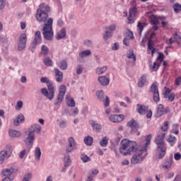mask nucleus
Returning a JSON list of instances; mask_svg holds the SVG:
<instances>
[{
	"mask_svg": "<svg viewBox=\"0 0 181 181\" xmlns=\"http://www.w3.org/2000/svg\"><path fill=\"white\" fill-rule=\"evenodd\" d=\"M59 127L60 128H66V127H67V122H66L65 120H62L59 122Z\"/></svg>",
	"mask_w": 181,
	"mask_h": 181,
	"instance_id": "obj_56",
	"label": "nucleus"
},
{
	"mask_svg": "<svg viewBox=\"0 0 181 181\" xmlns=\"http://www.w3.org/2000/svg\"><path fill=\"white\" fill-rule=\"evenodd\" d=\"M35 156L36 160H40V156H42V151L40 147H37L35 150Z\"/></svg>",
	"mask_w": 181,
	"mask_h": 181,
	"instance_id": "obj_34",
	"label": "nucleus"
},
{
	"mask_svg": "<svg viewBox=\"0 0 181 181\" xmlns=\"http://www.w3.org/2000/svg\"><path fill=\"white\" fill-rule=\"evenodd\" d=\"M161 129L164 132L168 131V129H169V122H164L163 127L161 128Z\"/></svg>",
	"mask_w": 181,
	"mask_h": 181,
	"instance_id": "obj_51",
	"label": "nucleus"
},
{
	"mask_svg": "<svg viewBox=\"0 0 181 181\" xmlns=\"http://www.w3.org/2000/svg\"><path fill=\"white\" fill-rule=\"evenodd\" d=\"M40 43H42V35L40 34V31H37L35 33L34 40L32 44L33 49H35L36 46L40 45Z\"/></svg>",
	"mask_w": 181,
	"mask_h": 181,
	"instance_id": "obj_13",
	"label": "nucleus"
},
{
	"mask_svg": "<svg viewBox=\"0 0 181 181\" xmlns=\"http://www.w3.org/2000/svg\"><path fill=\"white\" fill-rule=\"evenodd\" d=\"M146 23H141L139 22L138 25H137V30L139 32V35L141 37V36H142V30H144V29L145 28V27L146 26Z\"/></svg>",
	"mask_w": 181,
	"mask_h": 181,
	"instance_id": "obj_25",
	"label": "nucleus"
},
{
	"mask_svg": "<svg viewBox=\"0 0 181 181\" xmlns=\"http://www.w3.org/2000/svg\"><path fill=\"white\" fill-rule=\"evenodd\" d=\"M83 141L86 145H87L88 146H91V145H93V137L90 136L84 137Z\"/></svg>",
	"mask_w": 181,
	"mask_h": 181,
	"instance_id": "obj_33",
	"label": "nucleus"
},
{
	"mask_svg": "<svg viewBox=\"0 0 181 181\" xmlns=\"http://www.w3.org/2000/svg\"><path fill=\"white\" fill-rule=\"evenodd\" d=\"M64 37H66V28H62L57 32L56 39L57 40H61V39H64Z\"/></svg>",
	"mask_w": 181,
	"mask_h": 181,
	"instance_id": "obj_20",
	"label": "nucleus"
},
{
	"mask_svg": "<svg viewBox=\"0 0 181 181\" xmlns=\"http://www.w3.org/2000/svg\"><path fill=\"white\" fill-rule=\"evenodd\" d=\"M67 62L66 60H62L60 61L59 64V67L61 69V70H66L67 69Z\"/></svg>",
	"mask_w": 181,
	"mask_h": 181,
	"instance_id": "obj_36",
	"label": "nucleus"
},
{
	"mask_svg": "<svg viewBox=\"0 0 181 181\" xmlns=\"http://www.w3.org/2000/svg\"><path fill=\"white\" fill-rule=\"evenodd\" d=\"M23 107V102L22 101H18L16 104V110L18 111H20V110H22V107Z\"/></svg>",
	"mask_w": 181,
	"mask_h": 181,
	"instance_id": "obj_48",
	"label": "nucleus"
},
{
	"mask_svg": "<svg viewBox=\"0 0 181 181\" xmlns=\"http://www.w3.org/2000/svg\"><path fill=\"white\" fill-rule=\"evenodd\" d=\"M11 158V156L8 155L6 151H1L0 152V164L2 165L4 162H5V159H8Z\"/></svg>",
	"mask_w": 181,
	"mask_h": 181,
	"instance_id": "obj_22",
	"label": "nucleus"
},
{
	"mask_svg": "<svg viewBox=\"0 0 181 181\" xmlns=\"http://www.w3.org/2000/svg\"><path fill=\"white\" fill-rule=\"evenodd\" d=\"M5 4L6 0H0V10H2L4 8H5Z\"/></svg>",
	"mask_w": 181,
	"mask_h": 181,
	"instance_id": "obj_61",
	"label": "nucleus"
},
{
	"mask_svg": "<svg viewBox=\"0 0 181 181\" xmlns=\"http://www.w3.org/2000/svg\"><path fill=\"white\" fill-rule=\"evenodd\" d=\"M42 131V127L40 124H34L31 125L29 129V133L27 138L25 139V144L28 149H31L33 146V141H35V132L40 134Z\"/></svg>",
	"mask_w": 181,
	"mask_h": 181,
	"instance_id": "obj_3",
	"label": "nucleus"
},
{
	"mask_svg": "<svg viewBox=\"0 0 181 181\" xmlns=\"http://www.w3.org/2000/svg\"><path fill=\"white\" fill-rule=\"evenodd\" d=\"M174 158L175 160H181V154L179 153H177L174 155Z\"/></svg>",
	"mask_w": 181,
	"mask_h": 181,
	"instance_id": "obj_63",
	"label": "nucleus"
},
{
	"mask_svg": "<svg viewBox=\"0 0 181 181\" xmlns=\"http://www.w3.org/2000/svg\"><path fill=\"white\" fill-rule=\"evenodd\" d=\"M98 81L101 86H108L110 84V79L105 76H99Z\"/></svg>",
	"mask_w": 181,
	"mask_h": 181,
	"instance_id": "obj_21",
	"label": "nucleus"
},
{
	"mask_svg": "<svg viewBox=\"0 0 181 181\" xmlns=\"http://www.w3.org/2000/svg\"><path fill=\"white\" fill-rule=\"evenodd\" d=\"M64 94H66V86L62 85L59 89V94L57 100H55L54 105H59V104H62L63 99L64 98Z\"/></svg>",
	"mask_w": 181,
	"mask_h": 181,
	"instance_id": "obj_8",
	"label": "nucleus"
},
{
	"mask_svg": "<svg viewBox=\"0 0 181 181\" xmlns=\"http://www.w3.org/2000/svg\"><path fill=\"white\" fill-rule=\"evenodd\" d=\"M127 125L130 127L132 129V132L135 133L138 132V129H139V124L135 119H132L127 122Z\"/></svg>",
	"mask_w": 181,
	"mask_h": 181,
	"instance_id": "obj_16",
	"label": "nucleus"
},
{
	"mask_svg": "<svg viewBox=\"0 0 181 181\" xmlns=\"http://www.w3.org/2000/svg\"><path fill=\"white\" fill-rule=\"evenodd\" d=\"M88 56H91V50L90 49L82 51L78 54L80 59H85V57H88Z\"/></svg>",
	"mask_w": 181,
	"mask_h": 181,
	"instance_id": "obj_24",
	"label": "nucleus"
},
{
	"mask_svg": "<svg viewBox=\"0 0 181 181\" xmlns=\"http://www.w3.org/2000/svg\"><path fill=\"white\" fill-rule=\"evenodd\" d=\"M175 93L170 92V89L169 88H167L164 93V98H165V100H168L169 103H173V101H175Z\"/></svg>",
	"mask_w": 181,
	"mask_h": 181,
	"instance_id": "obj_14",
	"label": "nucleus"
},
{
	"mask_svg": "<svg viewBox=\"0 0 181 181\" xmlns=\"http://www.w3.org/2000/svg\"><path fill=\"white\" fill-rule=\"evenodd\" d=\"M84 45L88 46V47H93V42L91 40H88L84 42Z\"/></svg>",
	"mask_w": 181,
	"mask_h": 181,
	"instance_id": "obj_57",
	"label": "nucleus"
},
{
	"mask_svg": "<svg viewBox=\"0 0 181 181\" xmlns=\"http://www.w3.org/2000/svg\"><path fill=\"white\" fill-rule=\"evenodd\" d=\"M43 63L47 67H52L53 66V61L50 57H46L43 59Z\"/></svg>",
	"mask_w": 181,
	"mask_h": 181,
	"instance_id": "obj_32",
	"label": "nucleus"
},
{
	"mask_svg": "<svg viewBox=\"0 0 181 181\" xmlns=\"http://www.w3.org/2000/svg\"><path fill=\"white\" fill-rule=\"evenodd\" d=\"M150 23L151 25H152V30H158L159 29V27L158 25H159V18L156 16H150Z\"/></svg>",
	"mask_w": 181,
	"mask_h": 181,
	"instance_id": "obj_15",
	"label": "nucleus"
},
{
	"mask_svg": "<svg viewBox=\"0 0 181 181\" xmlns=\"http://www.w3.org/2000/svg\"><path fill=\"white\" fill-rule=\"evenodd\" d=\"M175 86H181V76L177 77L175 81Z\"/></svg>",
	"mask_w": 181,
	"mask_h": 181,
	"instance_id": "obj_60",
	"label": "nucleus"
},
{
	"mask_svg": "<svg viewBox=\"0 0 181 181\" xmlns=\"http://www.w3.org/2000/svg\"><path fill=\"white\" fill-rule=\"evenodd\" d=\"M40 81L41 83H45L48 88V90L46 88H41V94L46 97L47 100L52 101L54 98V86H53V83L46 77L41 78Z\"/></svg>",
	"mask_w": 181,
	"mask_h": 181,
	"instance_id": "obj_2",
	"label": "nucleus"
},
{
	"mask_svg": "<svg viewBox=\"0 0 181 181\" xmlns=\"http://www.w3.org/2000/svg\"><path fill=\"white\" fill-rule=\"evenodd\" d=\"M146 76L143 75L139 79L138 82L139 87H144L145 84H146Z\"/></svg>",
	"mask_w": 181,
	"mask_h": 181,
	"instance_id": "obj_29",
	"label": "nucleus"
},
{
	"mask_svg": "<svg viewBox=\"0 0 181 181\" xmlns=\"http://www.w3.org/2000/svg\"><path fill=\"white\" fill-rule=\"evenodd\" d=\"M115 29H117V25L115 24L110 25L107 28V30L109 32H114Z\"/></svg>",
	"mask_w": 181,
	"mask_h": 181,
	"instance_id": "obj_49",
	"label": "nucleus"
},
{
	"mask_svg": "<svg viewBox=\"0 0 181 181\" xmlns=\"http://www.w3.org/2000/svg\"><path fill=\"white\" fill-rule=\"evenodd\" d=\"M151 92L153 93V100L155 103H159L160 101V97L159 96V90H158V83H153L151 86Z\"/></svg>",
	"mask_w": 181,
	"mask_h": 181,
	"instance_id": "obj_7",
	"label": "nucleus"
},
{
	"mask_svg": "<svg viewBox=\"0 0 181 181\" xmlns=\"http://www.w3.org/2000/svg\"><path fill=\"white\" fill-rule=\"evenodd\" d=\"M151 139H152V134H148L146 137V142L145 143V146H143L141 151L143 152H146V149L148 147V145H149L151 144Z\"/></svg>",
	"mask_w": 181,
	"mask_h": 181,
	"instance_id": "obj_28",
	"label": "nucleus"
},
{
	"mask_svg": "<svg viewBox=\"0 0 181 181\" xmlns=\"http://www.w3.org/2000/svg\"><path fill=\"white\" fill-rule=\"evenodd\" d=\"M164 58L165 56L163 55V54L162 52H159L157 59L160 62V63H162Z\"/></svg>",
	"mask_w": 181,
	"mask_h": 181,
	"instance_id": "obj_58",
	"label": "nucleus"
},
{
	"mask_svg": "<svg viewBox=\"0 0 181 181\" xmlns=\"http://www.w3.org/2000/svg\"><path fill=\"white\" fill-rule=\"evenodd\" d=\"M153 48V43L152 42V40H149L148 42V49L152 50Z\"/></svg>",
	"mask_w": 181,
	"mask_h": 181,
	"instance_id": "obj_55",
	"label": "nucleus"
},
{
	"mask_svg": "<svg viewBox=\"0 0 181 181\" xmlns=\"http://www.w3.org/2000/svg\"><path fill=\"white\" fill-rule=\"evenodd\" d=\"M118 49H119V43L115 42L113 45H112V50L115 52V50H118Z\"/></svg>",
	"mask_w": 181,
	"mask_h": 181,
	"instance_id": "obj_53",
	"label": "nucleus"
},
{
	"mask_svg": "<svg viewBox=\"0 0 181 181\" xmlns=\"http://www.w3.org/2000/svg\"><path fill=\"white\" fill-rule=\"evenodd\" d=\"M18 172V169L16 168H10L4 169L2 170V175L5 177H13V173H16Z\"/></svg>",
	"mask_w": 181,
	"mask_h": 181,
	"instance_id": "obj_11",
	"label": "nucleus"
},
{
	"mask_svg": "<svg viewBox=\"0 0 181 181\" xmlns=\"http://www.w3.org/2000/svg\"><path fill=\"white\" fill-rule=\"evenodd\" d=\"M42 35L45 40H52L53 39V18H49L42 30Z\"/></svg>",
	"mask_w": 181,
	"mask_h": 181,
	"instance_id": "obj_6",
	"label": "nucleus"
},
{
	"mask_svg": "<svg viewBox=\"0 0 181 181\" xmlns=\"http://www.w3.org/2000/svg\"><path fill=\"white\" fill-rule=\"evenodd\" d=\"M57 26L59 28H62V26H64V22L62 19H58L57 21Z\"/></svg>",
	"mask_w": 181,
	"mask_h": 181,
	"instance_id": "obj_59",
	"label": "nucleus"
},
{
	"mask_svg": "<svg viewBox=\"0 0 181 181\" xmlns=\"http://www.w3.org/2000/svg\"><path fill=\"white\" fill-rule=\"evenodd\" d=\"M49 12H50V7L45 4H41L35 14L37 21L38 22L46 23V21H47V18H49Z\"/></svg>",
	"mask_w": 181,
	"mask_h": 181,
	"instance_id": "obj_5",
	"label": "nucleus"
},
{
	"mask_svg": "<svg viewBox=\"0 0 181 181\" xmlns=\"http://www.w3.org/2000/svg\"><path fill=\"white\" fill-rule=\"evenodd\" d=\"M138 12V9L136 8V6L132 8L129 9V16H135Z\"/></svg>",
	"mask_w": 181,
	"mask_h": 181,
	"instance_id": "obj_44",
	"label": "nucleus"
},
{
	"mask_svg": "<svg viewBox=\"0 0 181 181\" xmlns=\"http://www.w3.org/2000/svg\"><path fill=\"white\" fill-rule=\"evenodd\" d=\"M73 149H74V146H69L66 149V153H70V152H73Z\"/></svg>",
	"mask_w": 181,
	"mask_h": 181,
	"instance_id": "obj_64",
	"label": "nucleus"
},
{
	"mask_svg": "<svg viewBox=\"0 0 181 181\" xmlns=\"http://www.w3.org/2000/svg\"><path fill=\"white\" fill-rule=\"evenodd\" d=\"M173 160L172 158H169L166 162L165 164L163 165V168L165 169H169L172 166Z\"/></svg>",
	"mask_w": 181,
	"mask_h": 181,
	"instance_id": "obj_42",
	"label": "nucleus"
},
{
	"mask_svg": "<svg viewBox=\"0 0 181 181\" xmlns=\"http://www.w3.org/2000/svg\"><path fill=\"white\" fill-rule=\"evenodd\" d=\"M12 151H13L12 146H6L5 152L8 155H10L11 156L12 155Z\"/></svg>",
	"mask_w": 181,
	"mask_h": 181,
	"instance_id": "obj_50",
	"label": "nucleus"
},
{
	"mask_svg": "<svg viewBox=\"0 0 181 181\" xmlns=\"http://www.w3.org/2000/svg\"><path fill=\"white\" fill-rule=\"evenodd\" d=\"M107 66H103L101 68H98L96 69V73L97 74H103V73H105V71H107Z\"/></svg>",
	"mask_w": 181,
	"mask_h": 181,
	"instance_id": "obj_41",
	"label": "nucleus"
},
{
	"mask_svg": "<svg viewBox=\"0 0 181 181\" xmlns=\"http://www.w3.org/2000/svg\"><path fill=\"white\" fill-rule=\"evenodd\" d=\"M137 111L141 115H145V114H146V111H148V107H145V105L138 104Z\"/></svg>",
	"mask_w": 181,
	"mask_h": 181,
	"instance_id": "obj_23",
	"label": "nucleus"
},
{
	"mask_svg": "<svg viewBox=\"0 0 181 181\" xmlns=\"http://www.w3.org/2000/svg\"><path fill=\"white\" fill-rule=\"evenodd\" d=\"M100 146L103 148H105L108 145V139L107 137H103L102 140L100 141Z\"/></svg>",
	"mask_w": 181,
	"mask_h": 181,
	"instance_id": "obj_40",
	"label": "nucleus"
},
{
	"mask_svg": "<svg viewBox=\"0 0 181 181\" xmlns=\"http://www.w3.org/2000/svg\"><path fill=\"white\" fill-rule=\"evenodd\" d=\"M10 136H12L13 138H19L21 136V132H18L16 130H11L9 132Z\"/></svg>",
	"mask_w": 181,
	"mask_h": 181,
	"instance_id": "obj_35",
	"label": "nucleus"
},
{
	"mask_svg": "<svg viewBox=\"0 0 181 181\" xmlns=\"http://www.w3.org/2000/svg\"><path fill=\"white\" fill-rule=\"evenodd\" d=\"M152 71H158L159 69V64L154 62L153 65L151 66Z\"/></svg>",
	"mask_w": 181,
	"mask_h": 181,
	"instance_id": "obj_47",
	"label": "nucleus"
},
{
	"mask_svg": "<svg viewBox=\"0 0 181 181\" xmlns=\"http://www.w3.org/2000/svg\"><path fill=\"white\" fill-rule=\"evenodd\" d=\"M165 136L166 134L163 133L156 137L155 142L157 145V155L160 159H162L166 155V145H165V141H163Z\"/></svg>",
	"mask_w": 181,
	"mask_h": 181,
	"instance_id": "obj_4",
	"label": "nucleus"
},
{
	"mask_svg": "<svg viewBox=\"0 0 181 181\" xmlns=\"http://www.w3.org/2000/svg\"><path fill=\"white\" fill-rule=\"evenodd\" d=\"M54 71H55L56 81L57 83H62V81H63V72H62L57 68H54Z\"/></svg>",
	"mask_w": 181,
	"mask_h": 181,
	"instance_id": "obj_18",
	"label": "nucleus"
},
{
	"mask_svg": "<svg viewBox=\"0 0 181 181\" xmlns=\"http://www.w3.org/2000/svg\"><path fill=\"white\" fill-rule=\"evenodd\" d=\"M23 121H25V117L23 116V115L20 114L17 117V119L14 120V125H16V127H18V125H19L21 123L23 122Z\"/></svg>",
	"mask_w": 181,
	"mask_h": 181,
	"instance_id": "obj_30",
	"label": "nucleus"
},
{
	"mask_svg": "<svg viewBox=\"0 0 181 181\" xmlns=\"http://www.w3.org/2000/svg\"><path fill=\"white\" fill-rule=\"evenodd\" d=\"M142 150H140L138 153H136L133 156L131 159V163L132 165H136V163H139V162H142L144 159L142 158Z\"/></svg>",
	"mask_w": 181,
	"mask_h": 181,
	"instance_id": "obj_12",
	"label": "nucleus"
},
{
	"mask_svg": "<svg viewBox=\"0 0 181 181\" xmlns=\"http://www.w3.org/2000/svg\"><path fill=\"white\" fill-rule=\"evenodd\" d=\"M128 59H133L134 62H136V56L134 54V51H129V54H127Z\"/></svg>",
	"mask_w": 181,
	"mask_h": 181,
	"instance_id": "obj_46",
	"label": "nucleus"
},
{
	"mask_svg": "<svg viewBox=\"0 0 181 181\" xmlns=\"http://www.w3.org/2000/svg\"><path fill=\"white\" fill-rule=\"evenodd\" d=\"M66 105L68 107H71L73 108L74 107H76V102H74V99L71 98L70 94H67L66 95Z\"/></svg>",
	"mask_w": 181,
	"mask_h": 181,
	"instance_id": "obj_19",
	"label": "nucleus"
},
{
	"mask_svg": "<svg viewBox=\"0 0 181 181\" xmlns=\"http://www.w3.org/2000/svg\"><path fill=\"white\" fill-rule=\"evenodd\" d=\"M96 95L99 100V101H103V105L107 107L110 106V98L108 96H105V100H104V91L98 90L96 92Z\"/></svg>",
	"mask_w": 181,
	"mask_h": 181,
	"instance_id": "obj_9",
	"label": "nucleus"
},
{
	"mask_svg": "<svg viewBox=\"0 0 181 181\" xmlns=\"http://www.w3.org/2000/svg\"><path fill=\"white\" fill-rule=\"evenodd\" d=\"M112 32L111 31H108V30L107 31H105V35H103V39L104 40H107L108 39H111L112 37Z\"/></svg>",
	"mask_w": 181,
	"mask_h": 181,
	"instance_id": "obj_37",
	"label": "nucleus"
},
{
	"mask_svg": "<svg viewBox=\"0 0 181 181\" xmlns=\"http://www.w3.org/2000/svg\"><path fill=\"white\" fill-rule=\"evenodd\" d=\"M69 146H76V143L74 142V139L73 137H70L69 139Z\"/></svg>",
	"mask_w": 181,
	"mask_h": 181,
	"instance_id": "obj_52",
	"label": "nucleus"
},
{
	"mask_svg": "<svg viewBox=\"0 0 181 181\" xmlns=\"http://www.w3.org/2000/svg\"><path fill=\"white\" fill-rule=\"evenodd\" d=\"M31 177H32V173H28L24 176L23 181H29L30 180Z\"/></svg>",
	"mask_w": 181,
	"mask_h": 181,
	"instance_id": "obj_54",
	"label": "nucleus"
},
{
	"mask_svg": "<svg viewBox=\"0 0 181 181\" xmlns=\"http://www.w3.org/2000/svg\"><path fill=\"white\" fill-rule=\"evenodd\" d=\"M41 53L44 56H47V54H49V47H47L46 45H42L41 47Z\"/></svg>",
	"mask_w": 181,
	"mask_h": 181,
	"instance_id": "obj_38",
	"label": "nucleus"
},
{
	"mask_svg": "<svg viewBox=\"0 0 181 181\" xmlns=\"http://www.w3.org/2000/svg\"><path fill=\"white\" fill-rule=\"evenodd\" d=\"M163 114H165V106L160 104L157 107V117H162Z\"/></svg>",
	"mask_w": 181,
	"mask_h": 181,
	"instance_id": "obj_27",
	"label": "nucleus"
},
{
	"mask_svg": "<svg viewBox=\"0 0 181 181\" xmlns=\"http://www.w3.org/2000/svg\"><path fill=\"white\" fill-rule=\"evenodd\" d=\"M81 159L83 162V163H87V162H90V160H91V158H90V157H88L86 154H82L81 156Z\"/></svg>",
	"mask_w": 181,
	"mask_h": 181,
	"instance_id": "obj_43",
	"label": "nucleus"
},
{
	"mask_svg": "<svg viewBox=\"0 0 181 181\" xmlns=\"http://www.w3.org/2000/svg\"><path fill=\"white\" fill-rule=\"evenodd\" d=\"M26 34H22L20 36L19 42L18 43V50L20 52L23 50L25 47H26V39H27Z\"/></svg>",
	"mask_w": 181,
	"mask_h": 181,
	"instance_id": "obj_10",
	"label": "nucleus"
},
{
	"mask_svg": "<svg viewBox=\"0 0 181 181\" xmlns=\"http://www.w3.org/2000/svg\"><path fill=\"white\" fill-rule=\"evenodd\" d=\"M176 141H177V139L176 136H173L172 134H170L169 138L167 139V142L170 144V146H173V145L176 144Z\"/></svg>",
	"mask_w": 181,
	"mask_h": 181,
	"instance_id": "obj_31",
	"label": "nucleus"
},
{
	"mask_svg": "<svg viewBox=\"0 0 181 181\" xmlns=\"http://www.w3.org/2000/svg\"><path fill=\"white\" fill-rule=\"evenodd\" d=\"M138 151V145L136 142L124 139L122 141V146L119 148V152L124 156L131 155L132 152Z\"/></svg>",
	"mask_w": 181,
	"mask_h": 181,
	"instance_id": "obj_1",
	"label": "nucleus"
},
{
	"mask_svg": "<svg viewBox=\"0 0 181 181\" xmlns=\"http://www.w3.org/2000/svg\"><path fill=\"white\" fill-rule=\"evenodd\" d=\"M175 13H179L181 11V4L179 3H175L173 6Z\"/></svg>",
	"mask_w": 181,
	"mask_h": 181,
	"instance_id": "obj_39",
	"label": "nucleus"
},
{
	"mask_svg": "<svg viewBox=\"0 0 181 181\" xmlns=\"http://www.w3.org/2000/svg\"><path fill=\"white\" fill-rule=\"evenodd\" d=\"M125 118V116L123 115H112L109 117V119L111 121V122H121V121L124 120Z\"/></svg>",
	"mask_w": 181,
	"mask_h": 181,
	"instance_id": "obj_17",
	"label": "nucleus"
},
{
	"mask_svg": "<svg viewBox=\"0 0 181 181\" xmlns=\"http://www.w3.org/2000/svg\"><path fill=\"white\" fill-rule=\"evenodd\" d=\"M90 125L93 129V131H97L98 132H100V131H101V129H103V127H101V124H98V123H95V122L92 121L90 122Z\"/></svg>",
	"mask_w": 181,
	"mask_h": 181,
	"instance_id": "obj_26",
	"label": "nucleus"
},
{
	"mask_svg": "<svg viewBox=\"0 0 181 181\" xmlns=\"http://www.w3.org/2000/svg\"><path fill=\"white\" fill-rule=\"evenodd\" d=\"M76 73L77 74H81V73H83V68L81 66H78L76 69Z\"/></svg>",
	"mask_w": 181,
	"mask_h": 181,
	"instance_id": "obj_62",
	"label": "nucleus"
},
{
	"mask_svg": "<svg viewBox=\"0 0 181 181\" xmlns=\"http://www.w3.org/2000/svg\"><path fill=\"white\" fill-rule=\"evenodd\" d=\"M70 163H71V160H70V156H66L64 157V166L67 168V166H70Z\"/></svg>",
	"mask_w": 181,
	"mask_h": 181,
	"instance_id": "obj_45",
	"label": "nucleus"
}]
</instances>
